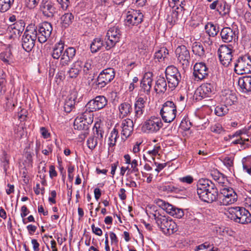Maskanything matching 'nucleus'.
<instances>
[{
	"mask_svg": "<svg viewBox=\"0 0 251 251\" xmlns=\"http://www.w3.org/2000/svg\"><path fill=\"white\" fill-rule=\"evenodd\" d=\"M197 193L202 201L211 203L218 198V192L215 185L207 179L199 180L197 184Z\"/></svg>",
	"mask_w": 251,
	"mask_h": 251,
	"instance_id": "obj_1",
	"label": "nucleus"
},
{
	"mask_svg": "<svg viewBox=\"0 0 251 251\" xmlns=\"http://www.w3.org/2000/svg\"><path fill=\"white\" fill-rule=\"evenodd\" d=\"M153 216L158 226L165 234L169 235L177 230V225L169 217L156 212L153 214Z\"/></svg>",
	"mask_w": 251,
	"mask_h": 251,
	"instance_id": "obj_2",
	"label": "nucleus"
},
{
	"mask_svg": "<svg viewBox=\"0 0 251 251\" xmlns=\"http://www.w3.org/2000/svg\"><path fill=\"white\" fill-rule=\"evenodd\" d=\"M227 215L231 220L241 224H246L251 222V214L248 210L244 207H230Z\"/></svg>",
	"mask_w": 251,
	"mask_h": 251,
	"instance_id": "obj_3",
	"label": "nucleus"
},
{
	"mask_svg": "<svg viewBox=\"0 0 251 251\" xmlns=\"http://www.w3.org/2000/svg\"><path fill=\"white\" fill-rule=\"evenodd\" d=\"M176 106L172 101L168 100L162 105L160 111L162 120L165 123H171L176 117Z\"/></svg>",
	"mask_w": 251,
	"mask_h": 251,
	"instance_id": "obj_4",
	"label": "nucleus"
},
{
	"mask_svg": "<svg viewBox=\"0 0 251 251\" xmlns=\"http://www.w3.org/2000/svg\"><path fill=\"white\" fill-rule=\"evenodd\" d=\"M216 90L215 83L214 82L202 84L196 90L194 97L197 100L203 99L211 97L214 94Z\"/></svg>",
	"mask_w": 251,
	"mask_h": 251,
	"instance_id": "obj_5",
	"label": "nucleus"
},
{
	"mask_svg": "<svg viewBox=\"0 0 251 251\" xmlns=\"http://www.w3.org/2000/svg\"><path fill=\"white\" fill-rule=\"evenodd\" d=\"M234 71L239 75L251 73V57L248 54L240 56L234 64Z\"/></svg>",
	"mask_w": 251,
	"mask_h": 251,
	"instance_id": "obj_6",
	"label": "nucleus"
},
{
	"mask_svg": "<svg viewBox=\"0 0 251 251\" xmlns=\"http://www.w3.org/2000/svg\"><path fill=\"white\" fill-rule=\"evenodd\" d=\"M121 35V31L118 26L110 28L104 38L106 50L114 47L116 44L119 42Z\"/></svg>",
	"mask_w": 251,
	"mask_h": 251,
	"instance_id": "obj_7",
	"label": "nucleus"
},
{
	"mask_svg": "<svg viewBox=\"0 0 251 251\" xmlns=\"http://www.w3.org/2000/svg\"><path fill=\"white\" fill-rule=\"evenodd\" d=\"M154 201L157 206L165 210L167 213L176 218L180 219L184 215L182 209L176 207L163 200L156 199L154 200Z\"/></svg>",
	"mask_w": 251,
	"mask_h": 251,
	"instance_id": "obj_8",
	"label": "nucleus"
},
{
	"mask_svg": "<svg viewBox=\"0 0 251 251\" xmlns=\"http://www.w3.org/2000/svg\"><path fill=\"white\" fill-rule=\"evenodd\" d=\"M166 79L170 88L176 87L181 80V75L177 68L174 66H168L165 71Z\"/></svg>",
	"mask_w": 251,
	"mask_h": 251,
	"instance_id": "obj_9",
	"label": "nucleus"
},
{
	"mask_svg": "<svg viewBox=\"0 0 251 251\" xmlns=\"http://www.w3.org/2000/svg\"><path fill=\"white\" fill-rule=\"evenodd\" d=\"M162 126L163 123L159 117L151 116L145 121L142 129L146 133H154L158 132Z\"/></svg>",
	"mask_w": 251,
	"mask_h": 251,
	"instance_id": "obj_10",
	"label": "nucleus"
},
{
	"mask_svg": "<svg viewBox=\"0 0 251 251\" xmlns=\"http://www.w3.org/2000/svg\"><path fill=\"white\" fill-rule=\"evenodd\" d=\"M176 54L177 61L183 69L188 68L190 65V55L186 46H178L176 50Z\"/></svg>",
	"mask_w": 251,
	"mask_h": 251,
	"instance_id": "obj_11",
	"label": "nucleus"
},
{
	"mask_svg": "<svg viewBox=\"0 0 251 251\" xmlns=\"http://www.w3.org/2000/svg\"><path fill=\"white\" fill-rule=\"evenodd\" d=\"M220 203L224 205L233 203L237 201V196L234 190L231 188H224L220 190L218 194Z\"/></svg>",
	"mask_w": 251,
	"mask_h": 251,
	"instance_id": "obj_12",
	"label": "nucleus"
},
{
	"mask_svg": "<svg viewBox=\"0 0 251 251\" xmlns=\"http://www.w3.org/2000/svg\"><path fill=\"white\" fill-rule=\"evenodd\" d=\"M218 52L221 64L225 67H228L232 58V47L226 45H221L218 50Z\"/></svg>",
	"mask_w": 251,
	"mask_h": 251,
	"instance_id": "obj_13",
	"label": "nucleus"
},
{
	"mask_svg": "<svg viewBox=\"0 0 251 251\" xmlns=\"http://www.w3.org/2000/svg\"><path fill=\"white\" fill-rule=\"evenodd\" d=\"M38 40L40 43H45L50 37L52 30L50 23L45 22L37 26Z\"/></svg>",
	"mask_w": 251,
	"mask_h": 251,
	"instance_id": "obj_14",
	"label": "nucleus"
},
{
	"mask_svg": "<svg viewBox=\"0 0 251 251\" xmlns=\"http://www.w3.org/2000/svg\"><path fill=\"white\" fill-rule=\"evenodd\" d=\"M115 77L113 69L109 68L103 70L98 76L96 85L99 87L103 88L112 80Z\"/></svg>",
	"mask_w": 251,
	"mask_h": 251,
	"instance_id": "obj_15",
	"label": "nucleus"
},
{
	"mask_svg": "<svg viewBox=\"0 0 251 251\" xmlns=\"http://www.w3.org/2000/svg\"><path fill=\"white\" fill-rule=\"evenodd\" d=\"M107 101L105 97L97 96L94 99L90 100L83 109L92 113L93 111L103 108L107 104Z\"/></svg>",
	"mask_w": 251,
	"mask_h": 251,
	"instance_id": "obj_16",
	"label": "nucleus"
},
{
	"mask_svg": "<svg viewBox=\"0 0 251 251\" xmlns=\"http://www.w3.org/2000/svg\"><path fill=\"white\" fill-rule=\"evenodd\" d=\"M143 17V14L140 11L134 10L129 11L125 19V24L129 27L137 25L142 23Z\"/></svg>",
	"mask_w": 251,
	"mask_h": 251,
	"instance_id": "obj_17",
	"label": "nucleus"
},
{
	"mask_svg": "<svg viewBox=\"0 0 251 251\" xmlns=\"http://www.w3.org/2000/svg\"><path fill=\"white\" fill-rule=\"evenodd\" d=\"M209 69L203 62L196 63L194 66L193 75L196 81L201 80L208 75Z\"/></svg>",
	"mask_w": 251,
	"mask_h": 251,
	"instance_id": "obj_18",
	"label": "nucleus"
},
{
	"mask_svg": "<svg viewBox=\"0 0 251 251\" xmlns=\"http://www.w3.org/2000/svg\"><path fill=\"white\" fill-rule=\"evenodd\" d=\"M93 121V114L87 110H82L79 116V131L80 128H90V126Z\"/></svg>",
	"mask_w": 251,
	"mask_h": 251,
	"instance_id": "obj_19",
	"label": "nucleus"
},
{
	"mask_svg": "<svg viewBox=\"0 0 251 251\" xmlns=\"http://www.w3.org/2000/svg\"><path fill=\"white\" fill-rule=\"evenodd\" d=\"M146 99L142 97H137L136 99L134 105V120L135 122L138 119L141 118L144 113Z\"/></svg>",
	"mask_w": 251,
	"mask_h": 251,
	"instance_id": "obj_20",
	"label": "nucleus"
},
{
	"mask_svg": "<svg viewBox=\"0 0 251 251\" xmlns=\"http://www.w3.org/2000/svg\"><path fill=\"white\" fill-rule=\"evenodd\" d=\"M152 74L151 72L145 73L140 82L141 90L147 95H150L152 82Z\"/></svg>",
	"mask_w": 251,
	"mask_h": 251,
	"instance_id": "obj_21",
	"label": "nucleus"
},
{
	"mask_svg": "<svg viewBox=\"0 0 251 251\" xmlns=\"http://www.w3.org/2000/svg\"><path fill=\"white\" fill-rule=\"evenodd\" d=\"M220 35L222 41L225 43L235 41L238 39L236 31L228 27H224L220 32Z\"/></svg>",
	"mask_w": 251,
	"mask_h": 251,
	"instance_id": "obj_22",
	"label": "nucleus"
},
{
	"mask_svg": "<svg viewBox=\"0 0 251 251\" xmlns=\"http://www.w3.org/2000/svg\"><path fill=\"white\" fill-rule=\"evenodd\" d=\"M222 101L227 106L235 104L237 101L236 94L229 90H225L221 95Z\"/></svg>",
	"mask_w": 251,
	"mask_h": 251,
	"instance_id": "obj_23",
	"label": "nucleus"
},
{
	"mask_svg": "<svg viewBox=\"0 0 251 251\" xmlns=\"http://www.w3.org/2000/svg\"><path fill=\"white\" fill-rule=\"evenodd\" d=\"M121 127L122 136L126 139L129 137L133 131V122L132 120L127 118L122 121Z\"/></svg>",
	"mask_w": 251,
	"mask_h": 251,
	"instance_id": "obj_24",
	"label": "nucleus"
},
{
	"mask_svg": "<svg viewBox=\"0 0 251 251\" xmlns=\"http://www.w3.org/2000/svg\"><path fill=\"white\" fill-rule=\"evenodd\" d=\"M205 29L208 35V40L205 42H206L208 45H210L212 44V41L210 37H214L217 35L219 32V27L212 23H208L205 25Z\"/></svg>",
	"mask_w": 251,
	"mask_h": 251,
	"instance_id": "obj_25",
	"label": "nucleus"
},
{
	"mask_svg": "<svg viewBox=\"0 0 251 251\" xmlns=\"http://www.w3.org/2000/svg\"><path fill=\"white\" fill-rule=\"evenodd\" d=\"M238 85L242 92H251V76H245L239 78Z\"/></svg>",
	"mask_w": 251,
	"mask_h": 251,
	"instance_id": "obj_26",
	"label": "nucleus"
},
{
	"mask_svg": "<svg viewBox=\"0 0 251 251\" xmlns=\"http://www.w3.org/2000/svg\"><path fill=\"white\" fill-rule=\"evenodd\" d=\"M76 53V50L73 47L67 48L63 53L61 58V64L63 65L67 63L74 57Z\"/></svg>",
	"mask_w": 251,
	"mask_h": 251,
	"instance_id": "obj_27",
	"label": "nucleus"
},
{
	"mask_svg": "<svg viewBox=\"0 0 251 251\" xmlns=\"http://www.w3.org/2000/svg\"><path fill=\"white\" fill-rule=\"evenodd\" d=\"M131 105L128 102H123L119 106V117L124 118L129 115L132 111Z\"/></svg>",
	"mask_w": 251,
	"mask_h": 251,
	"instance_id": "obj_28",
	"label": "nucleus"
},
{
	"mask_svg": "<svg viewBox=\"0 0 251 251\" xmlns=\"http://www.w3.org/2000/svg\"><path fill=\"white\" fill-rule=\"evenodd\" d=\"M167 85L164 77L159 76L156 81L154 88L157 93H164L167 90Z\"/></svg>",
	"mask_w": 251,
	"mask_h": 251,
	"instance_id": "obj_29",
	"label": "nucleus"
},
{
	"mask_svg": "<svg viewBox=\"0 0 251 251\" xmlns=\"http://www.w3.org/2000/svg\"><path fill=\"white\" fill-rule=\"evenodd\" d=\"M23 36L36 40L38 38L37 26H35L32 24L29 25L26 27Z\"/></svg>",
	"mask_w": 251,
	"mask_h": 251,
	"instance_id": "obj_30",
	"label": "nucleus"
},
{
	"mask_svg": "<svg viewBox=\"0 0 251 251\" xmlns=\"http://www.w3.org/2000/svg\"><path fill=\"white\" fill-rule=\"evenodd\" d=\"M43 14L48 17H53L56 12V8L50 2H47L42 8Z\"/></svg>",
	"mask_w": 251,
	"mask_h": 251,
	"instance_id": "obj_31",
	"label": "nucleus"
},
{
	"mask_svg": "<svg viewBox=\"0 0 251 251\" xmlns=\"http://www.w3.org/2000/svg\"><path fill=\"white\" fill-rule=\"evenodd\" d=\"M192 51L196 55L201 58L205 56V50L202 45L200 43L195 42L193 44L192 47Z\"/></svg>",
	"mask_w": 251,
	"mask_h": 251,
	"instance_id": "obj_32",
	"label": "nucleus"
},
{
	"mask_svg": "<svg viewBox=\"0 0 251 251\" xmlns=\"http://www.w3.org/2000/svg\"><path fill=\"white\" fill-rule=\"evenodd\" d=\"M35 41L34 39L23 36L22 47L23 49L27 52L31 51L35 45Z\"/></svg>",
	"mask_w": 251,
	"mask_h": 251,
	"instance_id": "obj_33",
	"label": "nucleus"
},
{
	"mask_svg": "<svg viewBox=\"0 0 251 251\" xmlns=\"http://www.w3.org/2000/svg\"><path fill=\"white\" fill-rule=\"evenodd\" d=\"M64 50V44L61 42L55 44L52 52V56L54 59H58L61 57Z\"/></svg>",
	"mask_w": 251,
	"mask_h": 251,
	"instance_id": "obj_34",
	"label": "nucleus"
},
{
	"mask_svg": "<svg viewBox=\"0 0 251 251\" xmlns=\"http://www.w3.org/2000/svg\"><path fill=\"white\" fill-rule=\"evenodd\" d=\"M230 6L225 1L220 0V4L218 8V12L222 16H225L228 14L230 12Z\"/></svg>",
	"mask_w": 251,
	"mask_h": 251,
	"instance_id": "obj_35",
	"label": "nucleus"
},
{
	"mask_svg": "<svg viewBox=\"0 0 251 251\" xmlns=\"http://www.w3.org/2000/svg\"><path fill=\"white\" fill-rule=\"evenodd\" d=\"M25 23L22 21L15 22L8 27L9 29L14 30L13 32L15 34L20 35L24 30Z\"/></svg>",
	"mask_w": 251,
	"mask_h": 251,
	"instance_id": "obj_36",
	"label": "nucleus"
},
{
	"mask_svg": "<svg viewBox=\"0 0 251 251\" xmlns=\"http://www.w3.org/2000/svg\"><path fill=\"white\" fill-rule=\"evenodd\" d=\"M168 50L166 47L160 48L157 50L154 54V57L155 59H157L158 61L164 60L168 55Z\"/></svg>",
	"mask_w": 251,
	"mask_h": 251,
	"instance_id": "obj_37",
	"label": "nucleus"
},
{
	"mask_svg": "<svg viewBox=\"0 0 251 251\" xmlns=\"http://www.w3.org/2000/svg\"><path fill=\"white\" fill-rule=\"evenodd\" d=\"M227 106L225 104L216 106L214 110L215 115L219 117H222L227 114L229 111Z\"/></svg>",
	"mask_w": 251,
	"mask_h": 251,
	"instance_id": "obj_38",
	"label": "nucleus"
},
{
	"mask_svg": "<svg viewBox=\"0 0 251 251\" xmlns=\"http://www.w3.org/2000/svg\"><path fill=\"white\" fill-rule=\"evenodd\" d=\"M117 125H116L110 133L108 143V145L110 147H113L116 145L117 140L119 137V131L117 128Z\"/></svg>",
	"mask_w": 251,
	"mask_h": 251,
	"instance_id": "obj_39",
	"label": "nucleus"
},
{
	"mask_svg": "<svg viewBox=\"0 0 251 251\" xmlns=\"http://www.w3.org/2000/svg\"><path fill=\"white\" fill-rule=\"evenodd\" d=\"M94 137L99 140H101L103 138L104 131L102 127L100 126V124L99 123H95L94 128Z\"/></svg>",
	"mask_w": 251,
	"mask_h": 251,
	"instance_id": "obj_40",
	"label": "nucleus"
},
{
	"mask_svg": "<svg viewBox=\"0 0 251 251\" xmlns=\"http://www.w3.org/2000/svg\"><path fill=\"white\" fill-rule=\"evenodd\" d=\"M103 46V41L100 38H97L93 40L90 45L92 52L94 53L100 50Z\"/></svg>",
	"mask_w": 251,
	"mask_h": 251,
	"instance_id": "obj_41",
	"label": "nucleus"
},
{
	"mask_svg": "<svg viewBox=\"0 0 251 251\" xmlns=\"http://www.w3.org/2000/svg\"><path fill=\"white\" fill-rule=\"evenodd\" d=\"M74 16L71 13L64 14L61 18L62 25L65 27L69 25L73 22Z\"/></svg>",
	"mask_w": 251,
	"mask_h": 251,
	"instance_id": "obj_42",
	"label": "nucleus"
},
{
	"mask_svg": "<svg viewBox=\"0 0 251 251\" xmlns=\"http://www.w3.org/2000/svg\"><path fill=\"white\" fill-rule=\"evenodd\" d=\"M14 0H0V11L5 12L8 11L13 5Z\"/></svg>",
	"mask_w": 251,
	"mask_h": 251,
	"instance_id": "obj_43",
	"label": "nucleus"
},
{
	"mask_svg": "<svg viewBox=\"0 0 251 251\" xmlns=\"http://www.w3.org/2000/svg\"><path fill=\"white\" fill-rule=\"evenodd\" d=\"M159 189L161 191L167 192H177L179 189L174 185L168 184H162L159 186Z\"/></svg>",
	"mask_w": 251,
	"mask_h": 251,
	"instance_id": "obj_44",
	"label": "nucleus"
},
{
	"mask_svg": "<svg viewBox=\"0 0 251 251\" xmlns=\"http://www.w3.org/2000/svg\"><path fill=\"white\" fill-rule=\"evenodd\" d=\"M78 64L77 62H75L73 65L72 67L69 71V76L72 77H76L78 75Z\"/></svg>",
	"mask_w": 251,
	"mask_h": 251,
	"instance_id": "obj_45",
	"label": "nucleus"
},
{
	"mask_svg": "<svg viewBox=\"0 0 251 251\" xmlns=\"http://www.w3.org/2000/svg\"><path fill=\"white\" fill-rule=\"evenodd\" d=\"M222 162L230 171L233 166V158L229 156L225 157L223 158Z\"/></svg>",
	"mask_w": 251,
	"mask_h": 251,
	"instance_id": "obj_46",
	"label": "nucleus"
},
{
	"mask_svg": "<svg viewBox=\"0 0 251 251\" xmlns=\"http://www.w3.org/2000/svg\"><path fill=\"white\" fill-rule=\"evenodd\" d=\"M75 104V99L72 100L71 99H69L68 100L66 101L64 104V110L66 112L69 113L72 111L73 108L74 107Z\"/></svg>",
	"mask_w": 251,
	"mask_h": 251,
	"instance_id": "obj_47",
	"label": "nucleus"
},
{
	"mask_svg": "<svg viewBox=\"0 0 251 251\" xmlns=\"http://www.w3.org/2000/svg\"><path fill=\"white\" fill-rule=\"evenodd\" d=\"M98 139L94 136L89 138L87 141V147L91 150L94 149L98 144Z\"/></svg>",
	"mask_w": 251,
	"mask_h": 251,
	"instance_id": "obj_48",
	"label": "nucleus"
},
{
	"mask_svg": "<svg viewBox=\"0 0 251 251\" xmlns=\"http://www.w3.org/2000/svg\"><path fill=\"white\" fill-rule=\"evenodd\" d=\"M210 130L212 132L216 134H221L224 132L222 125L219 123L212 125L210 127Z\"/></svg>",
	"mask_w": 251,
	"mask_h": 251,
	"instance_id": "obj_49",
	"label": "nucleus"
},
{
	"mask_svg": "<svg viewBox=\"0 0 251 251\" xmlns=\"http://www.w3.org/2000/svg\"><path fill=\"white\" fill-rule=\"evenodd\" d=\"M161 150V147L160 146L156 145L154 147L152 150H150L147 151V153L152 156H156V155H159V152Z\"/></svg>",
	"mask_w": 251,
	"mask_h": 251,
	"instance_id": "obj_50",
	"label": "nucleus"
},
{
	"mask_svg": "<svg viewBox=\"0 0 251 251\" xmlns=\"http://www.w3.org/2000/svg\"><path fill=\"white\" fill-rule=\"evenodd\" d=\"M90 129L85 128H80L79 131V142L83 141L89 134Z\"/></svg>",
	"mask_w": 251,
	"mask_h": 251,
	"instance_id": "obj_51",
	"label": "nucleus"
},
{
	"mask_svg": "<svg viewBox=\"0 0 251 251\" xmlns=\"http://www.w3.org/2000/svg\"><path fill=\"white\" fill-rule=\"evenodd\" d=\"M40 0H25L26 6L30 9L35 7L39 3Z\"/></svg>",
	"mask_w": 251,
	"mask_h": 251,
	"instance_id": "obj_52",
	"label": "nucleus"
},
{
	"mask_svg": "<svg viewBox=\"0 0 251 251\" xmlns=\"http://www.w3.org/2000/svg\"><path fill=\"white\" fill-rule=\"evenodd\" d=\"M2 165L4 172H6L9 168V159L5 152L4 153V156L3 157Z\"/></svg>",
	"mask_w": 251,
	"mask_h": 251,
	"instance_id": "obj_53",
	"label": "nucleus"
},
{
	"mask_svg": "<svg viewBox=\"0 0 251 251\" xmlns=\"http://www.w3.org/2000/svg\"><path fill=\"white\" fill-rule=\"evenodd\" d=\"M179 179L181 182L187 184H191L194 180L193 177L191 176H187L184 177H180Z\"/></svg>",
	"mask_w": 251,
	"mask_h": 251,
	"instance_id": "obj_54",
	"label": "nucleus"
},
{
	"mask_svg": "<svg viewBox=\"0 0 251 251\" xmlns=\"http://www.w3.org/2000/svg\"><path fill=\"white\" fill-rule=\"evenodd\" d=\"M28 213H29V211H28V209L27 208L26 206L25 205H23L21 207V216L23 218H24L28 214ZM23 222L25 224L26 223V222H25V219H23Z\"/></svg>",
	"mask_w": 251,
	"mask_h": 251,
	"instance_id": "obj_55",
	"label": "nucleus"
},
{
	"mask_svg": "<svg viewBox=\"0 0 251 251\" xmlns=\"http://www.w3.org/2000/svg\"><path fill=\"white\" fill-rule=\"evenodd\" d=\"M60 4L61 7L63 10H65L67 8L69 4V0H56Z\"/></svg>",
	"mask_w": 251,
	"mask_h": 251,
	"instance_id": "obj_56",
	"label": "nucleus"
},
{
	"mask_svg": "<svg viewBox=\"0 0 251 251\" xmlns=\"http://www.w3.org/2000/svg\"><path fill=\"white\" fill-rule=\"evenodd\" d=\"M50 197L49 198V201L52 203H55L56 201L55 200L56 197V192L55 190L51 191L50 193Z\"/></svg>",
	"mask_w": 251,
	"mask_h": 251,
	"instance_id": "obj_57",
	"label": "nucleus"
},
{
	"mask_svg": "<svg viewBox=\"0 0 251 251\" xmlns=\"http://www.w3.org/2000/svg\"><path fill=\"white\" fill-rule=\"evenodd\" d=\"M109 236L111 239V244L114 243L117 244L118 242V240L116 235L113 232H109Z\"/></svg>",
	"mask_w": 251,
	"mask_h": 251,
	"instance_id": "obj_58",
	"label": "nucleus"
},
{
	"mask_svg": "<svg viewBox=\"0 0 251 251\" xmlns=\"http://www.w3.org/2000/svg\"><path fill=\"white\" fill-rule=\"evenodd\" d=\"M40 131L42 135L44 138H48L50 134L48 132V130L44 127H42L40 128Z\"/></svg>",
	"mask_w": 251,
	"mask_h": 251,
	"instance_id": "obj_59",
	"label": "nucleus"
},
{
	"mask_svg": "<svg viewBox=\"0 0 251 251\" xmlns=\"http://www.w3.org/2000/svg\"><path fill=\"white\" fill-rule=\"evenodd\" d=\"M92 229L93 232L96 235L98 236H100L102 234V232L101 229L98 227H96L94 225L92 226Z\"/></svg>",
	"mask_w": 251,
	"mask_h": 251,
	"instance_id": "obj_60",
	"label": "nucleus"
},
{
	"mask_svg": "<svg viewBox=\"0 0 251 251\" xmlns=\"http://www.w3.org/2000/svg\"><path fill=\"white\" fill-rule=\"evenodd\" d=\"M28 233L30 235H32L35 232L37 227L32 225H29L26 227Z\"/></svg>",
	"mask_w": 251,
	"mask_h": 251,
	"instance_id": "obj_61",
	"label": "nucleus"
},
{
	"mask_svg": "<svg viewBox=\"0 0 251 251\" xmlns=\"http://www.w3.org/2000/svg\"><path fill=\"white\" fill-rule=\"evenodd\" d=\"M50 176L51 178L56 176L57 175V172L55 170V167L53 165H51L50 167Z\"/></svg>",
	"mask_w": 251,
	"mask_h": 251,
	"instance_id": "obj_62",
	"label": "nucleus"
},
{
	"mask_svg": "<svg viewBox=\"0 0 251 251\" xmlns=\"http://www.w3.org/2000/svg\"><path fill=\"white\" fill-rule=\"evenodd\" d=\"M220 0H216L214 1L209 5V7L212 10L216 9L218 11V8L219 7V4H220Z\"/></svg>",
	"mask_w": 251,
	"mask_h": 251,
	"instance_id": "obj_63",
	"label": "nucleus"
},
{
	"mask_svg": "<svg viewBox=\"0 0 251 251\" xmlns=\"http://www.w3.org/2000/svg\"><path fill=\"white\" fill-rule=\"evenodd\" d=\"M31 244L33 245V248L34 251H39V244L37 242L36 239H33L31 240Z\"/></svg>",
	"mask_w": 251,
	"mask_h": 251,
	"instance_id": "obj_64",
	"label": "nucleus"
}]
</instances>
